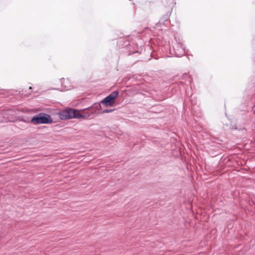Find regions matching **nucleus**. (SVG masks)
Here are the masks:
<instances>
[{
  "label": "nucleus",
  "mask_w": 255,
  "mask_h": 255,
  "mask_svg": "<svg viewBox=\"0 0 255 255\" xmlns=\"http://www.w3.org/2000/svg\"><path fill=\"white\" fill-rule=\"evenodd\" d=\"M82 111H86V114L82 115L77 110L69 108L61 111L58 113V115L61 120H67L73 118L85 119L90 117L91 115L94 114L96 112V110L94 109L92 107L84 109Z\"/></svg>",
  "instance_id": "1"
},
{
  "label": "nucleus",
  "mask_w": 255,
  "mask_h": 255,
  "mask_svg": "<svg viewBox=\"0 0 255 255\" xmlns=\"http://www.w3.org/2000/svg\"><path fill=\"white\" fill-rule=\"evenodd\" d=\"M53 122L51 116L45 113H40L33 116L28 123L34 125L40 124H50Z\"/></svg>",
  "instance_id": "2"
},
{
  "label": "nucleus",
  "mask_w": 255,
  "mask_h": 255,
  "mask_svg": "<svg viewBox=\"0 0 255 255\" xmlns=\"http://www.w3.org/2000/svg\"><path fill=\"white\" fill-rule=\"evenodd\" d=\"M175 40V42L172 47L170 48V53L178 57H182L185 54V49L182 47L181 43L178 42L176 38Z\"/></svg>",
  "instance_id": "3"
},
{
  "label": "nucleus",
  "mask_w": 255,
  "mask_h": 255,
  "mask_svg": "<svg viewBox=\"0 0 255 255\" xmlns=\"http://www.w3.org/2000/svg\"><path fill=\"white\" fill-rule=\"evenodd\" d=\"M119 94V92L118 90L112 92L103 99L101 103L107 107L113 106L115 104L116 99L118 97Z\"/></svg>",
  "instance_id": "4"
},
{
  "label": "nucleus",
  "mask_w": 255,
  "mask_h": 255,
  "mask_svg": "<svg viewBox=\"0 0 255 255\" xmlns=\"http://www.w3.org/2000/svg\"><path fill=\"white\" fill-rule=\"evenodd\" d=\"M176 87H179L180 90H181L182 87L183 88L184 90H186L185 87V84L183 81H178L176 83L173 84V88H175Z\"/></svg>",
  "instance_id": "5"
},
{
  "label": "nucleus",
  "mask_w": 255,
  "mask_h": 255,
  "mask_svg": "<svg viewBox=\"0 0 255 255\" xmlns=\"http://www.w3.org/2000/svg\"><path fill=\"white\" fill-rule=\"evenodd\" d=\"M114 109H110V110H108V109H106V110H104L103 111V113H111L112 112H113V111H114Z\"/></svg>",
  "instance_id": "6"
},
{
  "label": "nucleus",
  "mask_w": 255,
  "mask_h": 255,
  "mask_svg": "<svg viewBox=\"0 0 255 255\" xmlns=\"http://www.w3.org/2000/svg\"><path fill=\"white\" fill-rule=\"evenodd\" d=\"M137 52H138V51H130V53H129V54H134V53H137Z\"/></svg>",
  "instance_id": "7"
},
{
  "label": "nucleus",
  "mask_w": 255,
  "mask_h": 255,
  "mask_svg": "<svg viewBox=\"0 0 255 255\" xmlns=\"http://www.w3.org/2000/svg\"><path fill=\"white\" fill-rule=\"evenodd\" d=\"M184 77V78H186L187 77H188V75L187 74H185L184 75H183Z\"/></svg>",
  "instance_id": "8"
},
{
  "label": "nucleus",
  "mask_w": 255,
  "mask_h": 255,
  "mask_svg": "<svg viewBox=\"0 0 255 255\" xmlns=\"http://www.w3.org/2000/svg\"><path fill=\"white\" fill-rule=\"evenodd\" d=\"M64 79L63 78L61 79V84L62 85V81L64 80Z\"/></svg>",
  "instance_id": "9"
}]
</instances>
